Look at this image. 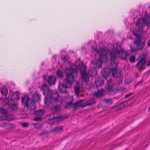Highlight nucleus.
Masks as SVG:
<instances>
[{
  "label": "nucleus",
  "instance_id": "f257e3e1",
  "mask_svg": "<svg viewBox=\"0 0 150 150\" xmlns=\"http://www.w3.org/2000/svg\"><path fill=\"white\" fill-rule=\"evenodd\" d=\"M98 52L100 54L99 57L100 59H97L92 61V63L93 68L89 69H91L92 71H93V69L97 71L96 69L100 68L102 66V63L106 62L108 59L106 50L103 49H100L99 51H98Z\"/></svg>",
  "mask_w": 150,
  "mask_h": 150
},
{
  "label": "nucleus",
  "instance_id": "f03ea898",
  "mask_svg": "<svg viewBox=\"0 0 150 150\" xmlns=\"http://www.w3.org/2000/svg\"><path fill=\"white\" fill-rule=\"evenodd\" d=\"M141 32V30L139 29L138 30L135 29L133 31V33L137 38V39L131 45V50L133 52L142 49L144 46V43L142 42L140 38Z\"/></svg>",
  "mask_w": 150,
  "mask_h": 150
},
{
  "label": "nucleus",
  "instance_id": "7ed1b4c3",
  "mask_svg": "<svg viewBox=\"0 0 150 150\" xmlns=\"http://www.w3.org/2000/svg\"><path fill=\"white\" fill-rule=\"evenodd\" d=\"M75 64L73 65V67L71 66L66 71L67 74L66 78L62 83L68 88H69L71 86L72 82L74 81V77L73 74V73L75 72Z\"/></svg>",
  "mask_w": 150,
  "mask_h": 150
},
{
  "label": "nucleus",
  "instance_id": "20e7f679",
  "mask_svg": "<svg viewBox=\"0 0 150 150\" xmlns=\"http://www.w3.org/2000/svg\"><path fill=\"white\" fill-rule=\"evenodd\" d=\"M110 54L112 59H115L117 57H120L125 59L127 56V52L119 46L115 47V45H113L112 51L110 52Z\"/></svg>",
  "mask_w": 150,
  "mask_h": 150
},
{
  "label": "nucleus",
  "instance_id": "39448f33",
  "mask_svg": "<svg viewBox=\"0 0 150 150\" xmlns=\"http://www.w3.org/2000/svg\"><path fill=\"white\" fill-rule=\"evenodd\" d=\"M86 68L85 66L82 67L80 69L81 78L86 82H87L89 79L90 76H94L97 74V72L96 70L89 69L88 74L86 72Z\"/></svg>",
  "mask_w": 150,
  "mask_h": 150
},
{
  "label": "nucleus",
  "instance_id": "423d86ee",
  "mask_svg": "<svg viewBox=\"0 0 150 150\" xmlns=\"http://www.w3.org/2000/svg\"><path fill=\"white\" fill-rule=\"evenodd\" d=\"M21 102L22 104L24 107H26L31 110H33L35 109V106L34 101L31 100V99L28 96H24L22 97Z\"/></svg>",
  "mask_w": 150,
  "mask_h": 150
},
{
  "label": "nucleus",
  "instance_id": "0eeeda50",
  "mask_svg": "<svg viewBox=\"0 0 150 150\" xmlns=\"http://www.w3.org/2000/svg\"><path fill=\"white\" fill-rule=\"evenodd\" d=\"M47 95L53 99V102L54 104H56V102L59 101L60 98L61 100H63L62 97L59 96L56 90H52L49 91Z\"/></svg>",
  "mask_w": 150,
  "mask_h": 150
},
{
  "label": "nucleus",
  "instance_id": "6e6552de",
  "mask_svg": "<svg viewBox=\"0 0 150 150\" xmlns=\"http://www.w3.org/2000/svg\"><path fill=\"white\" fill-rule=\"evenodd\" d=\"M150 22V16L149 17L145 16L144 18L139 19L137 21V25L141 29L144 25H148Z\"/></svg>",
  "mask_w": 150,
  "mask_h": 150
},
{
  "label": "nucleus",
  "instance_id": "1a4fd4ad",
  "mask_svg": "<svg viewBox=\"0 0 150 150\" xmlns=\"http://www.w3.org/2000/svg\"><path fill=\"white\" fill-rule=\"evenodd\" d=\"M64 101L66 103V105L65 106V108H67L68 107L74 106V108L73 110H75V104L73 103V101L74 99L73 97L71 96L67 95L64 98Z\"/></svg>",
  "mask_w": 150,
  "mask_h": 150
},
{
  "label": "nucleus",
  "instance_id": "9d476101",
  "mask_svg": "<svg viewBox=\"0 0 150 150\" xmlns=\"http://www.w3.org/2000/svg\"><path fill=\"white\" fill-rule=\"evenodd\" d=\"M150 65V59L148 62H145V59L143 58L141 59L137 64L138 69H144L146 66H149Z\"/></svg>",
  "mask_w": 150,
  "mask_h": 150
},
{
  "label": "nucleus",
  "instance_id": "9b49d317",
  "mask_svg": "<svg viewBox=\"0 0 150 150\" xmlns=\"http://www.w3.org/2000/svg\"><path fill=\"white\" fill-rule=\"evenodd\" d=\"M68 117L64 116H60L59 115L56 113H51L48 115V119L49 120H52L54 119H57V120L59 121Z\"/></svg>",
  "mask_w": 150,
  "mask_h": 150
},
{
  "label": "nucleus",
  "instance_id": "f8f14e48",
  "mask_svg": "<svg viewBox=\"0 0 150 150\" xmlns=\"http://www.w3.org/2000/svg\"><path fill=\"white\" fill-rule=\"evenodd\" d=\"M46 81L47 82L49 86L54 85L56 81V78L54 76L52 75L49 76H48V79L46 80Z\"/></svg>",
  "mask_w": 150,
  "mask_h": 150
},
{
  "label": "nucleus",
  "instance_id": "ddd939ff",
  "mask_svg": "<svg viewBox=\"0 0 150 150\" xmlns=\"http://www.w3.org/2000/svg\"><path fill=\"white\" fill-rule=\"evenodd\" d=\"M20 96V94L17 92H11L10 93V98L12 100L15 101L18 100Z\"/></svg>",
  "mask_w": 150,
  "mask_h": 150
},
{
  "label": "nucleus",
  "instance_id": "4468645a",
  "mask_svg": "<svg viewBox=\"0 0 150 150\" xmlns=\"http://www.w3.org/2000/svg\"><path fill=\"white\" fill-rule=\"evenodd\" d=\"M62 101L63 100H61L60 99L59 101L56 102V104H54L56 105L54 106V107L52 108V110L54 111L60 110V108L59 105L62 103Z\"/></svg>",
  "mask_w": 150,
  "mask_h": 150
},
{
  "label": "nucleus",
  "instance_id": "2eb2a0df",
  "mask_svg": "<svg viewBox=\"0 0 150 150\" xmlns=\"http://www.w3.org/2000/svg\"><path fill=\"white\" fill-rule=\"evenodd\" d=\"M39 88H40V90L43 92L44 94H46L49 91V87L46 83H44Z\"/></svg>",
  "mask_w": 150,
  "mask_h": 150
},
{
  "label": "nucleus",
  "instance_id": "dca6fc26",
  "mask_svg": "<svg viewBox=\"0 0 150 150\" xmlns=\"http://www.w3.org/2000/svg\"><path fill=\"white\" fill-rule=\"evenodd\" d=\"M58 88L61 93L65 92V93H66L67 89L68 88L62 83L59 84Z\"/></svg>",
  "mask_w": 150,
  "mask_h": 150
},
{
  "label": "nucleus",
  "instance_id": "f3484780",
  "mask_svg": "<svg viewBox=\"0 0 150 150\" xmlns=\"http://www.w3.org/2000/svg\"><path fill=\"white\" fill-rule=\"evenodd\" d=\"M40 96L39 93H36L33 95L32 99H31V100L33 101L35 104V102H38L40 100Z\"/></svg>",
  "mask_w": 150,
  "mask_h": 150
},
{
  "label": "nucleus",
  "instance_id": "a211bd4d",
  "mask_svg": "<svg viewBox=\"0 0 150 150\" xmlns=\"http://www.w3.org/2000/svg\"><path fill=\"white\" fill-rule=\"evenodd\" d=\"M53 99L47 95L46 96L45 98V103L47 106H49L50 104L52 103Z\"/></svg>",
  "mask_w": 150,
  "mask_h": 150
},
{
  "label": "nucleus",
  "instance_id": "6ab92c4d",
  "mask_svg": "<svg viewBox=\"0 0 150 150\" xmlns=\"http://www.w3.org/2000/svg\"><path fill=\"white\" fill-rule=\"evenodd\" d=\"M105 93L104 91L102 89L98 91L94 94V96L97 97H99L104 96L105 95Z\"/></svg>",
  "mask_w": 150,
  "mask_h": 150
},
{
  "label": "nucleus",
  "instance_id": "aec40b11",
  "mask_svg": "<svg viewBox=\"0 0 150 150\" xmlns=\"http://www.w3.org/2000/svg\"><path fill=\"white\" fill-rule=\"evenodd\" d=\"M45 112V111L43 110L40 109L36 111L34 113V114L36 116L41 117L43 115Z\"/></svg>",
  "mask_w": 150,
  "mask_h": 150
},
{
  "label": "nucleus",
  "instance_id": "412c9836",
  "mask_svg": "<svg viewBox=\"0 0 150 150\" xmlns=\"http://www.w3.org/2000/svg\"><path fill=\"white\" fill-rule=\"evenodd\" d=\"M3 126L7 129L10 128L14 129L16 127L15 125L13 124H7L6 123H4L3 124Z\"/></svg>",
  "mask_w": 150,
  "mask_h": 150
},
{
  "label": "nucleus",
  "instance_id": "4be33fe9",
  "mask_svg": "<svg viewBox=\"0 0 150 150\" xmlns=\"http://www.w3.org/2000/svg\"><path fill=\"white\" fill-rule=\"evenodd\" d=\"M111 71L114 77H117L120 76V73L117 72V69L116 68H112Z\"/></svg>",
  "mask_w": 150,
  "mask_h": 150
},
{
  "label": "nucleus",
  "instance_id": "5701e85b",
  "mask_svg": "<svg viewBox=\"0 0 150 150\" xmlns=\"http://www.w3.org/2000/svg\"><path fill=\"white\" fill-rule=\"evenodd\" d=\"M1 92L3 95L6 96L8 93V91L6 87L1 88Z\"/></svg>",
  "mask_w": 150,
  "mask_h": 150
},
{
  "label": "nucleus",
  "instance_id": "b1692460",
  "mask_svg": "<svg viewBox=\"0 0 150 150\" xmlns=\"http://www.w3.org/2000/svg\"><path fill=\"white\" fill-rule=\"evenodd\" d=\"M83 89L81 87H78V86H76V94L77 95L78 97L79 96V94L82 91Z\"/></svg>",
  "mask_w": 150,
  "mask_h": 150
},
{
  "label": "nucleus",
  "instance_id": "393cba45",
  "mask_svg": "<svg viewBox=\"0 0 150 150\" xmlns=\"http://www.w3.org/2000/svg\"><path fill=\"white\" fill-rule=\"evenodd\" d=\"M63 72L61 70H57V72L56 74L58 78L62 79L63 76Z\"/></svg>",
  "mask_w": 150,
  "mask_h": 150
},
{
  "label": "nucleus",
  "instance_id": "a878e982",
  "mask_svg": "<svg viewBox=\"0 0 150 150\" xmlns=\"http://www.w3.org/2000/svg\"><path fill=\"white\" fill-rule=\"evenodd\" d=\"M106 79H107L108 82L107 86H108V88H107V89H110L112 87V83H111L112 81V79L110 78H109L108 80V77H107Z\"/></svg>",
  "mask_w": 150,
  "mask_h": 150
},
{
  "label": "nucleus",
  "instance_id": "bb28decb",
  "mask_svg": "<svg viewBox=\"0 0 150 150\" xmlns=\"http://www.w3.org/2000/svg\"><path fill=\"white\" fill-rule=\"evenodd\" d=\"M95 103L96 102L93 99H90L87 101L86 105H93L95 104Z\"/></svg>",
  "mask_w": 150,
  "mask_h": 150
},
{
  "label": "nucleus",
  "instance_id": "cd10ccee",
  "mask_svg": "<svg viewBox=\"0 0 150 150\" xmlns=\"http://www.w3.org/2000/svg\"><path fill=\"white\" fill-rule=\"evenodd\" d=\"M103 81L102 80H99L98 81L96 79L95 81V83L97 86H100L103 83Z\"/></svg>",
  "mask_w": 150,
  "mask_h": 150
},
{
  "label": "nucleus",
  "instance_id": "c85d7f7f",
  "mask_svg": "<svg viewBox=\"0 0 150 150\" xmlns=\"http://www.w3.org/2000/svg\"><path fill=\"white\" fill-rule=\"evenodd\" d=\"M18 108V106L17 105L15 104H13L10 107L11 110L13 111L16 110Z\"/></svg>",
  "mask_w": 150,
  "mask_h": 150
},
{
  "label": "nucleus",
  "instance_id": "c756f323",
  "mask_svg": "<svg viewBox=\"0 0 150 150\" xmlns=\"http://www.w3.org/2000/svg\"><path fill=\"white\" fill-rule=\"evenodd\" d=\"M40 135L43 137H47L48 136L47 132L46 131L42 132L41 133Z\"/></svg>",
  "mask_w": 150,
  "mask_h": 150
},
{
  "label": "nucleus",
  "instance_id": "7c9ffc66",
  "mask_svg": "<svg viewBox=\"0 0 150 150\" xmlns=\"http://www.w3.org/2000/svg\"><path fill=\"white\" fill-rule=\"evenodd\" d=\"M104 101L106 104L108 105L111 104L113 102V101L111 99H105Z\"/></svg>",
  "mask_w": 150,
  "mask_h": 150
},
{
  "label": "nucleus",
  "instance_id": "2f4dec72",
  "mask_svg": "<svg viewBox=\"0 0 150 150\" xmlns=\"http://www.w3.org/2000/svg\"><path fill=\"white\" fill-rule=\"evenodd\" d=\"M83 103V101L81 100L79 102H78L76 103V108L77 106H81Z\"/></svg>",
  "mask_w": 150,
  "mask_h": 150
},
{
  "label": "nucleus",
  "instance_id": "473e14b6",
  "mask_svg": "<svg viewBox=\"0 0 150 150\" xmlns=\"http://www.w3.org/2000/svg\"><path fill=\"white\" fill-rule=\"evenodd\" d=\"M63 129V127L62 126H59L56 128V130L59 132H61Z\"/></svg>",
  "mask_w": 150,
  "mask_h": 150
},
{
  "label": "nucleus",
  "instance_id": "72a5a7b5",
  "mask_svg": "<svg viewBox=\"0 0 150 150\" xmlns=\"http://www.w3.org/2000/svg\"><path fill=\"white\" fill-rule=\"evenodd\" d=\"M33 125H35V127L36 128L40 129L42 127V125L41 124H35Z\"/></svg>",
  "mask_w": 150,
  "mask_h": 150
},
{
  "label": "nucleus",
  "instance_id": "f704fd0d",
  "mask_svg": "<svg viewBox=\"0 0 150 150\" xmlns=\"http://www.w3.org/2000/svg\"><path fill=\"white\" fill-rule=\"evenodd\" d=\"M135 57L134 56H131L129 58V61L131 63H133L134 62V60L135 59Z\"/></svg>",
  "mask_w": 150,
  "mask_h": 150
},
{
  "label": "nucleus",
  "instance_id": "c9c22d12",
  "mask_svg": "<svg viewBox=\"0 0 150 150\" xmlns=\"http://www.w3.org/2000/svg\"><path fill=\"white\" fill-rule=\"evenodd\" d=\"M42 118L40 117H35L33 118V120L34 121H38L41 120Z\"/></svg>",
  "mask_w": 150,
  "mask_h": 150
},
{
  "label": "nucleus",
  "instance_id": "e433bc0d",
  "mask_svg": "<svg viewBox=\"0 0 150 150\" xmlns=\"http://www.w3.org/2000/svg\"><path fill=\"white\" fill-rule=\"evenodd\" d=\"M22 125L24 127H28V125L27 123H24L22 124Z\"/></svg>",
  "mask_w": 150,
  "mask_h": 150
},
{
  "label": "nucleus",
  "instance_id": "4c0bfd02",
  "mask_svg": "<svg viewBox=\"0 0 150 150\" xmlns=\"http://www.w3.org/2000/svg\"><path fill=\"white\" fill-rule=\"evenodd\" d=\"M62 59L64 61V62H66L67 61V58L66 56H63L62 58Z\"/></svg>",
  "mask_w": 150,
  "mask_h": 150
},
{
  "label": "nucleus",
  "instance_id": "58836bf2",
  "mask_svg": "<svg viewBox=\"0 0 150 150\" xmlns=\"http://www.w3.org/2000/svg\"><path fill=\"white\" fill-rule=\"evenodd\" d=\"M132 94V93H130L129 94H127L125 95V98H127L131 96Z\"/></svg>",
  "mask_w": 150,
  "mask_h": 150
},
{
  "label": "nucleus",
  "instance_id": "ea45409f",
  "mask_svg": "<svg viewBox=\"0 0 150 150\" xmlns=\"http://www.w3.org/2000/svg\"><path fill=\"white\" fill-rule=\"evenodd\" d=\"M147 44L148 46L150 47V40H149L148 41Z\"/></svg>",
  "mask_w": 150,
  "mask_h": 150
},
{
  "label": "nucleus",
  "instance_id": "a19ab883",
  "mask_svg": "<svg viewBox=\"0 0 150 150\" xmlns=\"http://www.w3.org/2000/svg\"><path fill=\"white\" fill-rule=\"evenodd\" d=\"M123 105H124V104L123 103H121V104H120V106H122Z\"/></svg>",
  "mask_w": 150,
  "mask_h": 150
},
{
  "label": "nucleus",
  "instance_id": "79ce46f5",
  "mask_svg": "<svg viewBox=\"0 0 150 150\" xmlns=\"http://www.w3.org/2000/svg\"><path fill=\"white\" fill-rule=\"evenodd\" d=\"M142 82L141 81H139L138 83L137 84V85H138L140 83H142Z\"/></svg>",
  "mask_w": 150,
  "mask_h": 150
},
{
  "label": "nucleus",
  "instance_id": "37998d69",
  "mask_svg": "<svg viewBox=\"0 0 150 150\" xmlns=\"http://www.w3.org/2000/svg\"><path fill=\"white\" fill-rule=\"evenodd\" d=\"M94 51H97V49L96 48H95V49H94Z\"/></svg>",
  "mask_w": 150,
  "mask_h": 150
},
{
  "label": "nucleus",
  "instance_id": "c03bdc74",
  "mask_svg": "<svg viewBox=\"0 0 150 150\" xmlns=\"http://www.w3.org/2000/svg\"><path fill=\"white\" fill-rule=\"evenodd\" d=\"M74 92H75V87H74Z\"/></svg>",
  "mask_w": 150,
  "mask_h": 150
},
{
  "label": "nucleus",
  "instance_id": "a18cd8bd",
  "mask_svg": "<svg viewBox=\"0 0 150 150\" xmlns=\"http://www.w3.org/2000/svg\"><path fill=\"white\" fill-rule=\"evenodd\" d=\"M105 71V70H102V72L103 73V72H104Z\"/></svg>",
  "mask_w": 150,
  "mask_h": 150
},
{
  "label": "nucleus",
  "instance_id": "49530a36",
  "mask_svg": "<svg viewBox=\"0 0 150 150\" xmlns=\"http://www.w3.org/2000/svg\"><path fill=\"white\" fill-rule=\"evenodd\" d=\"M149 110H150V107L149 108Z\"/></svg>",
  "mask_w": 150,
  "mask_h": 150
},
{
  "label": "nucleus",
  "instance_id": "de8ad7c7",
  "mask_svg": "<svg viewBox=\"0 0 150 150\" xmlns=\"http://www.w3.org/2000/svg\"><path fill=\"white\" fill-rule=\"evenodd\" d=\"M105 74H104V75H103V76H105Z\"/></svg>",
  "mask_w": 150,
  "mask_h": 150
},
{
  "label": "nucleus",
  "instance_id": "09e8293b",
  "mask_svg": "<svg viewBox=\"0 0 150 150\" xmlns=\"http://www.w3.org/2000/svg\"><path fill=\"white\" fill-rule=\"evenodd\" d=\"M106 70H107L106 69H105V71H106Z\"/></svg>",
  "mask_w": 150,
  "mask_h": 150
}]
</instances>
